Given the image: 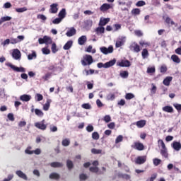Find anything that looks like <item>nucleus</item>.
<instances>
[{
  "instance_id": "nucleus-1",
  "label": "nucleus",
  "mask_w": 181,
  "mask_h": 181,
  "mask_svg": "<svg viewBox=\"0 0 181 181\" xmlns=\"http://www.w3.org/2000/svg\"><path fill=\"white\" fill-rule=\"evenodd\" d=\"M93 62V57L91 55L86 54L83 57L81 63L82 66H91Z\"/></svg>"
},
{
  "instance_id": "nucleus-2",
  "label": "nucleus",
  "mask_w": 181,
  "mask_h": 181,
  "mask_svg": "<svg viewBox=\"0 0 181 181\" xmlns=\"http://www.w3.org/2000/svg\"><path fill=\"white\" fill-rule=\"evenodd\" d=\"M125 42H127V37L125 36H119L116 41L115 47L118 49V47H121V46H124L125 45Z\"/></svg>"
},
{
  "instance_id": "nucleus-3",
  "label": "nucleus",
  "mask_w": 181,
  "mask_h": 181,
  "mask_svg": "<svg viewBox=\"0 0 181 181\" xmlns=\"http://www.w3.org/2000/svg\"><path fill=\"white\" fill-rule=\"evenodd\" d=\"M100 50L103 54H111L114 52V47L112 45L109 46L107 48L105 47H101Z\"/></svg>"
},
{
  "instance_id": "nucleus-4",
  "label": "nucleus",
  "mask_w": 181,
  "mask_h": 181,
  "mask_svg": "<svg viewBox=\"0 0 181 181\" xmlns=\"http://www.w3.org/2000/svg\"><path fill=\"white\" fill-rule=\"evenodd\" d=\"M6 66L12 69V70H13L14 71H17V73H25L26 71V69L23 67H17L11 63L6 64Z\"/></svg>"
},
{
  "instance_id": "nucleus-5",
  "label": "nucleus",
  "mask_w": 181,
  "mask_h": 181,
  "mask_svg": "<svg viewBox=\"0 0 181 181\" xmlns=\"http://www.w3.org/2000/svg\"><path fill=\"white\" fill-rule=\"evenodd\" d=\"M129 49L132 52H134V53H139L141 52V47L136 42H132Z\"/></svg>"
},
{
  "instance_id": "nucleus-6",
  "label": "nucleus",
  "mask_w": 181,
  "mask_h": 181,
  "mask_svg": "<svg viewBox=\"0 0 181 181\" xmlns=\"http://www.w3.org/2000/svg\"><path fill=\"white\" fill-rule=\"evenodd\" d=\"M134 162L136 165H144L146 162V156H138Z\"/></svg>"
},
{
  "instance_id": "nucleus-7",
  "label": "nucleus",
  "mask_w": 181,
  "mask_h": 181,
  "mask_svg": "<svg viewBox=\"0 0 181 181\" xmlns=\"http://www.w3.org/2000/svg\"><path fill=\"white\" fill-rule=\"evenodd\" d=\"M22 54H21V51L18 49H13L12 52V57L14 60H21Z\"/></svg>"
},
{
  "instance_id": "nucleus-8",
  "label": "nucleus",
  "mask_w": 181,
  "mask_h": 181,
  "mask_svg": "<svg viewBox=\"0 0 181 181\" xmlns=\"http://www.w3.org/2000/svg\"><path fill=\"white\" fill-rule=\"evenodd\" d=\"M35 127H36V128H38V129H42V131H45V129L47 128V126L45 124V120L35 123Z\"/></svg>"
},
{
  "instance_id": "nucleus-9",
  "label": "nucleus",
  "mask_w": 181,
  "mask_h": 181,
  "mask_svg": "<svg viewBox=\"0 0 181 181\" xmlns=\"http://www.w3.org/2000/svg\"><path fill=\"white\" fill-rule=\"evenodd\" d=\"M59 11V4L54 3L50 5L49 13H57Z\"/></svg>"
},
{
  "instance_id": "nucleus-10",
  "label": "nucleus",
  "mask_w": 181,
  "mask_h": 181,
  "mask_svg": "<svg viewBox=\"0 0 181 181\" xmlns=\"http://www.w3.org/2000/svg\"><path fill=\"white\" fill-rule=\"evenodd\" d=\"M111 8H112V5L105 3L100 7V11H101V12H107V11L111 9Z\"/></svg>"
},
{
  "instance_id": "nucleus-11",
  "label": "nucleus",
  "mask_w": 181,
  "mask_h": 181,
  "mask_svg": "<svg viewBox=\"0 0 181 181\" xmlns=\"http://www.w3.org/2000/svg\"><path fill=\"white\" fill-rule=\"evenodd\" d=\"M171 147L173 148L174 151L179 152L181 149V144L179 141H173L171 144Z\"/></svg>"
},
{
  "instance_id": "nucleus-12",
  "label": "nucleus",
  "mask_w": 181,
  "mask_h": 181,
  "mask_svg": "<svg viewBox=\"0 0 181 181\" xmlns=\"http://www.w3.org/2000/svg\"><path fill=\"white\" fill-rule=\"evenodd\" d=\"M132 148H134V149H136V151H144V146L141 142H135L134 145L132 146Z\"/></svg>"
},
{
  "instance_id": "nucleus-13",
  "label": "nucleus",
  "mask_w": 181,
  "mask_h": 181,
  "mask_svg": "<svg viewBox=\"0 0 181 181\" xmlns=\"http://www.w3.org/2000/svg\"><path fill=\"white\" fill-rule=\"evenodd\" d=\"M20 100L23 103H28L32 100V96L30 95L24 94L20 96Z\"/></svg>"
},
{
  "instance_id": "nucleus-14",
  "label": "nucleus",
  "mask_w": 181,
  "mask_h": 181,
  "mask_svg": "<svg viewBox=\"0 0 181 181\" xmlns=\"http://www.w3.org/2000/svg\"><path fill=\"white\" fill-rule=\"evenodd\" d=\"M76 28H74V27H71L69 28L66 35L68 37H71V36H74V35H76Z\"/></svg>"
},
{
  "instance_id": "nucleus-15",
  "label": "nucleus",
  "mask_w": 181,
  "mask_h": 181,
  "mask_svg": "<svg viewBox=\"0 0 181 181\" xmlns=\"http://www.w3.org/2000/svg\"><path fill=\"white\" fill-rule=\"evenodd\" d=\"M117 66H119V67H129L131 62L128 60H122L120 62H117Z\"/></svg>"
},
{
  "instance_id": "nucleus-16",
  "label": "nucleus",
  "mask_w": 181,
  "mask_h": 181,
  "mask_svg": "<svg viewBox=\"0 0 181 181\" xmlns=\"http://www.w3.org/2000/svg\"><path fill=\"white\" fill-rule=\"evenodd\" d=\"M160 153L163 158L168 159L169 158V153L168 152V148L160 149Z\"/></svg>"
},
{
  "instance_id": "nucleus-17",
  "label": "nucleus",
  "mask_w": 181,
  "mask_h": 181,
  "mask_svg": "<svg viewBox=\"0 0 181 181\" xmlns=\"http://www.w3.org/2000/svg\"><path fill=\"white\" fill-rule=\"evenodd\" d=\"M16 175L18 176V177H21V179H23L24 180H28V176H26V174L23 173L22 170H17L16 172Z\"/></svg>"
},
{
  "instance_id": "nucleus-18",
  "label": "nucleus",
  "mask_w": 181,
  "mask_h": 181,
  "mask_svg": "<svg viewBox=\"0 0 181 181\" xmlns=\"http://www.w3.org/2000/svg\"><path fill=\"white\" fill-rule=\"evenodd\" d=\"M117 63V59H113L112 60H110L106 63H105V69H108L110 67H112Z\"/></svg>"
},
{
  "instance_id": "nucleus-19",
  "label": "nucleus",
  "mask_w": 181,
  "mask_h": 181,
  "mask_svg": "<svg viewBox=\"0 0 181 181\" xmlns=\"http://www.w3.org/2000/svg\"><path fill=\"white\" fill-rule=\"evenodd\" d=\"M87 42V36L82 35L78 39V43L80 45V46H83Z\"/></svg>"
},
{
  "instance_id": "nucleus-20",
  "label": "nucleus",
  "mask_w": 181,
  "mask_h": 181,
  "mask_svg": "<svg viewBox=\"0 0 181 181\" xmlns=\"http://www.w3.org/2000/svg\"><path fill=\"white\" fill-rule=\"evenodd\" d=\"M173 80L172 76H167L163 81V84L166 86H170V82Z\"/></svg>"
},
{
  "instance_id": "nucleus-21",
  "label": "nucleus",
  "mask_w": 181,
  "mask_h": 181,
  "mask_svg": "<svg viewBox=\"0 0 181 181\" xmlns=\"http://www.w3.org/2000/svg\"><path fill=\"white\" fill-rule=\"evenodd\" d=\"M51 103H52L51 99H47L45 104L43 105L44 111H49V108H50Z\"/></svg>"
},
{
  "instance_id": "nucleus-22",
  "label": "nucleus",
  "mask_w": 181,
  "mask_h": 181,
  "mask_svg": "<svg viewBox=\"0 0 181 181\" xmlns=\"http://www.w3.org/2000/svg\"><path fill=\"white\" fill-rule=\"evenodd\" d=\"M108 22H110V18H101L100 19V22H99V26H105V25H107V23H108Z\"/></svg>"
},
{
  "instance_id": "nucleus-23",
  "label": "nucleus",
  "mask_w": 181,
  "mask_h": 181,
  "mask_svg": "<svg viewBox=\"0 0 181 181\" xmlns=\"http://www.w3.org/2000/svg\"><path fill=\"white\" fill-rule=\"evenodd\" d=\"M37 57V54H36V51H31V54L28 55V59L29 60H33Z\"/></svg>"
},
{
  "instance_id": "nucleus-24",
  "label": "nucleus",
  "mask_w": 181,
  "mask_h": 181,
  "mask_svg": "<svg viewBox=\"0 0 181 181\" xmlns=\"http://www.w3.org/2000/svg\"><path fill=\"white\" fill-rule=\"evenodd\" d=\"M136 125L139 128H144L146 125V120H139L136 122Z\"/></svg>"
},
{
  "instance_id": "nucleus-25",
  "label": "nucleus",
  "mask_w": 181,
  "mask_h": 181,
  "mask_svg": "<svg viewBox=\"0 0 181 181\" xmlns=\"http://www.w3.org/2000/svg\"><path fill=\"white\" fill-rule=\"evenodd\" d=\"M73 46V41L69 40L68 41L64 46L63 47L64 50H69V49L71 48V47Z\"/></svg>"
},
{
  "instance_id": "nucleus-26",
  "label": "nucleus",
  "mask_w": 181,
  "mask_h": 181,
  "mask_svg": "<svg viewBox=\"0 0 181 181\" xmlns=\"http://www.w3.org/2000/svg\"><path fill=\"white\" fill-rule=\"evenodd\" d=\"M49 179H54V180H59L60 179V175L57 173H52L49 175Z\"/></svg>"
},
{
  "instance_id": "nucleus-27",
  "label": "nucleus",
  "mask_w": 181,
  "mask_h": 181,
  "mask_svg": "<svg viewBox=\"0 0 181 181\" xmlns=\"http://www.w3.org/2000/svg\"><path fill=\"white\" fill-rule=\"evenodd\" d=\"M171 60H173V62L174 63H177V64H179V63H180V58H179V57L176 54H173L171 56Z\"/></svg>"
},
{
  "instance_id": "nucleus-28",
  "label": "nucleus",
  "mask_w": 181,
  "mask_h": 181,
  "mask_svg": "<svg viewBox=\"0 0 181 181\" xmlns=\"http://www.w3.org/2000/svg\"><path fill=\"white\" fill-rule=\"evenodd\" d=\"M158 146L160 149H165L166 148V145L165 144V142H163V140L159 139L158 141Z\"/></svg>"
},
{
  "instance_id": "nucleus-29",
  "label": "nucleus",
  "mask_w": 181,
  "mask_h": 181,
  "mask_svg": "<svg viewBox=\"0 0 181 181\" xmlns=\"http://www.w3.org/2000/svg\"><path fill=\"white\" fill-rule=\"evenodd\" d=\"M59 18H60L61 19H64V18H66V8H62L59 14H58Z\"/></svg>"
},
{
  "instance_id": "nucleus-30",
  "label": "nucleus",
  "mask_w": 181,
  "mask_h": 181,
  "mask_svg": "<svg viewBox=\"0 0 181 181\" xmlns=\"http://www.w3.org/2000/svg\"><path fill=\"white\" fill-rule=\"evenodd\" d=\"M12 19L11 16H4L0 18V25H2L4 22H8Z\"/></svg>"
},
{
  "instance_id": "nucleus-31",
  "label": "nucleus",
  "mask_w": 181,
  "mask_h": 181,
  "mask_svg": "<svg viewBox=\"0 0 181 181\" xmlns=\"http://www.w3.org/2000/svg\"><path fill=\"white\" fill-rule=\"evenodd\" d=\"M162 110L163 111H164V112H173V107H172L171 106H165L162 108Z\"/></svg>"
},
{
  "instance_id": "nucleus-32",
  "label": "nucleus",
  "mask_w": 181,
  "mask_h": 181,
  "mask_svg": "<svg viewBox=\"0 0 181 181\" xmlns=\"http://www.w3.org/2000/svg\"><path fill=\"white\" fill-rule=\"evenodd\" d=\"M50 166L52 168H62L63 166V163L60 162H53L50 163Z\"/></svg>"
},
{
  "instance_id": "nucleus-33",
  "label": "nucleus",
  "mask_w": 181,
  "mask_h": 181,
  "mask_svg": "<svg viewBox=\"0 0 181 181\" xmlns=\"http://www.w3.org/2000/svg\"><path fill=\"white\" fill-rule=\"evenodd\" d=\"M105 31V28L101 25H100V27H98L95 29V32L98 35H101V33H104Z\"/></svg>"
},
{
  "instance_id": "nucleus-34",
  "label": "nucleus",
  "mask_w": 181,
  "mask_h": 181,
  "mask_svg": "<svg viewBox=\"0 0 181 181\" xmlns=\"http://www.w3.org/2000/svg\"><path fill=\"white\" fill-rule=\"evenodd\" d=\"M86 29H90L93 26V21L87 20L84 22Z\"/></svg>"
},
{
  "instance_id": "nucleus-35",
  "label": "nucleus",
  "mask_w": 181,
  "mask_h": 181,
  "mask_svg": "<svg viewBox=\"0 0 181 181\" xmlns=\"http://www.w3.org/2000/svg\"><path fill=\"white\" fill-rule=\"evenodd\" d=\"M141 56L143 59H146L149 56V52H148V49H143L141 52Z\"/></svg>"
},
{
  "instance_id": "nucleus-36",
  "label": "nucleus",
  "mask_w": 181,
  "mask_h": 181,
  "mask_svg": "<svg viewBox=\"0 0 181 181\" xmlns=\"http://www.w3.org/2000/svg\"><path fill=\"white\" fill-rule=\"evenodd\" d=\"M35 114L37 117H43V115H45V114L43 113V111L40 110V109H35Z\"/></svg>"
},
{
  "instance_id": "nucleus-37",
  "label": "nucleus",
  "mask_w": 181,
  "mask_h": 181,
  "mask_svg": "<svg viewBox=\"0 0 181 181\" xmlns=\"http://www.w3.org/2000/svg\"><path fill=\"white\" fill-rule=\"evenodd\" d=\"M139 43L140 46H142L143 47H144H144H148L151 46V43H149L148 42H145L143 40H140Z\"/></svg>"
},
{
  "instance_id": "nucleus-38",
  "label": "nucleus",
  "mask_w": 181,
  "mask_h": 181,
  "mask_svg": "<svg viewBox=\"0 0 181 181\" xmlns=\"http://www.w3.org/2000/svg\"><path fill=\"white\" fill-rule=\"evenodd\" d=\"M91 152H92V153H93V155H100V154L103 153V150L97 149V148H92Z\"/></svg>"
},
{
  "instance_id": "nucleus-39",
  "label": "nucleus",
  "mask_w": 181,
  "mask_h": 181,
  "mask_svg": "<svg viewBox=\"0 0 181 181\" xmlns=\"http://www.w3.org/2000/svg\"><path fill=\"white\" fill-rule=\"evenodd\" d=\"M45 43V45H52V38L48 36H44Z\"/></svg>"
},
{
  "instance_id": "nucleus-40",
  "label": "nucleus",
  "mask_w": 181,
  "mask_h": 181,
  "mask_svg": "<svg viewBox=\"0 0 181 181\" xmlns=\"http://www.w3.org/2000/svg\"><path fill=\"white\" fill-rule=\"evenodd\" d=\"M107 100L108 101H114V100H115V94H114V93H109L107 95Z\"/></svg>"
},
{
  "instance_id": "nucleus-41",
  "label": "nucleus",
  "mask_w": 181,
  "mask_h": 181,
  "mask_svg": "<svg viewBox=\"0 0 181 181\" xmlns=\"http://www.w3.org/2000/svg\"><path fill=\"white\" fill-rule=\"evenodd\" d=\"M129 73L127 71H123L120 72V77L122 78H128Z\"/></svg>"
},
{
  "instance_id": "nucleus-42",
  "label": "nucleus",
  "mask_w": 181,
  "mask_h": 181,
  "mask_svg": "<svg viewBox=\"0 0 181 181\" xmlns=\"http://www.w3.org/2000/svg\"><path fill=\"white\" fill-rule=\"evenodd\" d=\"M86 52H87V53H95L96 50L95 49H93V46L89 45L87 49H86Z\"/></svg>"
},
{
  "instance_id": "nucleus-43",
  "label": "nucleus",
  "mask_w": 181,
  "mask_h": 181,
  "mask_svg": "<svg viewBox=\"0 0 181 181\" xmlns=\"http://www.w3.org/2000/svg\"><path fill=\"white\" fill-rule=\"evenodd\" d=\"M62 144L63 146H69L70 145V139H63Z\"/></svg>"
},
{
  "instance_id": "nucleus-44",
  "label": "nucleus",
  "mask_w": 181,
  "mask_h": 181,
  "mask_svg": "<svg viewBox=\"0 0 181 181\" xmlns=\"http://www.w3.org/2000/svg\"><path fill=\"white\" fill-rule=\"evenodd\" d=\"M162 162V160L159 158H153V163L154 166H158V165H160V163Z\"/></svg>"
},
{
  "instance_id": "nucleus-45",
  "label": "nucleus",
  "mask_w": 181,
  "mask_h": 181,
  "mask_svg": "<svg viewBox=\"0 0 181 181\" xmlns=\"http://www.w3.org/2000/svg\"><path fill=\"white\" fill-rule=\"evenodd\" d=\"M92 138L95 141H98V139H100V134H98V132H95L92 134Z\"/></svg>"
},
{
  "instance_id": "nucleus-46",
  "label": "nucleus",
  "mask_w": 181,
  "mask_h": 181,
  "mask_svg": "<svg viewBox=\"0 0 181 181\" xmlns=\"http://www.w3.org/2000/svg\"><path fill=\"white\" fill-rule=\"evenodd\" d=\"M26 11H28V8H26V7L16 8V11H17L18 13H22L23 12H26Z\"/></svg>"
},
{
  "instance_id": "nucleus-47",
  "label": "nucleus",
  "mask_w": 181,
  "mask_h": 181,
  "mask_svg": "<svg viewBox=\"0 0 181 181\" xmlns=\"http://www.w3.org/2000/svg\"><path fill=\"white\" fill-rule=\"evenodd\" d=\"M151 86H152V88H151V95H153V94H156L157 88H156V86H155V84L153 83H152Z\"/></svg>"
},
{
  "instance_id": "nucleus-48",
  "label": "nucleus",
  "mask_w": 181,
  "mask_h": 181,
  "mask_svg": "<svg viewBox=\"0 0 181 181\" xmlns=\"http://www.w3.org/2000/svg\"><path fill=\"white\" fill-rule=\"evenodd\" d=\"M134 35L136 36H138V37H141L144 36V33H142V31L141 30H136L134 31Z\"/></svg>"
},
{
  "instance_id": "nucleus-49",
  "label": "nucleus",
  "mask_w": 181,
  "mask_h": 181,
  "mask_svg": "<svg viewBox=\"0 0 181 181\" xmlns=\"http://www.w3.org/2000/svg\"><path fill=\"white\" fill-rule=\"evenodd\" d=\"M66 165L68 169H73V167L74 166V165L73 164V161L68 160L66 161Z\"/></svg>"
},
{
  "instance_id": "nucleus-50",
  "label": "nucleus",
  "mask_w": 181,
  "mask_h": 181,
  "mask_svg": "<svg viewBox=\"0 0 181 181\" xmlns=\"http://www.w3.org/2000/svg\"><path fill=\"white\" fill-rule=\"evenodd\" d=\"M32 147L28 146L25 150V152L27 155H33V151L31 150Z\"/></svg>"
},
{
  "instance_id": "nucleus-51",
  "label": "nucleus",
  "mask_w": 181,
  "mask_h": 181,
  "mask_svg": "<svg viewBox=\"0 0 181 181\" xmlns=\"http://www.w3.org/2000/svg\"><path fill=\"white\" fill-rule=\"evenodd\" d=\"M84 110H91V105L90 103H84L81 105Z\"/></svg>"
},
{
  "instance_id": "nucleus-52",
  "label": "nucleus",
  "mask_w": 181,
  "mask_h": 181,
  "mask_svg": "<svg viewBox=\"0 0 181 181\" xmlns=\"http://www.w3.org/2000/svg\"><path fill=\"white\" fill-rule=\"evenodd\" d=\"M135 98V95L133 93H127L125 95L126 100H132V98Z\"/></svg>"
},
{
  "instance_id": "nucleus-53",
  "label": "nucleus",
  "mask_w": 181,
  "mask_h": 181,
  "mask_svg": "<svg viewBox=\"0 0 181 181\" xmlns=\"http://www.w3.org/2000/svg\"><path fill=\"white\" fill-rule=\"evenodd\" d=\"M90 172H92L93 173H98L99 168L98 167H90L89 168Z\"/></svg>"
},
{
  "instance_id": "nucleus-54",
  "label": "nucleus",
  "mask_w": 181,
  "mask_h": 181,
  "mask_svg": "<svg viewBox=\"0 0 181 181\" xmlns=\"http://www.w3.org/2000/svg\"><path fill=\"white\" fill-rule=\"evenodd\" d=\"M124 139V136L122 135H119L115 139V144H119V142H122Z\"/></svg>"
},
{
  "instance_id": "nucleus-55",
  "label": "nucleus",
  "mask_w": 181,
  "mask_h": 181,
  "mask_svg": "<svg viewBox=\"0 0 181 181\" xmlns=\"http://www.w3.org/2000/svg\"><path fill=\"white\" fill-rule=\"evenodd\" d=\"M156 69L155 66L147 68L148 74H151L152 73H155Z\"/></svg>"
},
{
  "instance_id": "nucleus-56",
  "label": "nucleus",
  "mask_w": 181,
  "mask_h": 181,
  "mask_svg": "<svg viewBox=\"0 0 181 181\" xmlns=\"http://www.w3.org/2000/svg\"><path fill=\"white\" fill-rule=\"evenodd\" d=\"M62 21H63L60 17L55 18L54 20L52 21V23H54V25H59V23H60V22H62Z\"/></svg>"
},
{
  "instance_id": "nucleus-57",
  "label": "nucleus",
  "mask_w": 181,
  "mask_h": 181,
  "mask_svg": "<svg viewBox=\"0 0 181 181\" xmlns=\"http://www.w3.org/2000/svg\"><path fill=\"white\" fill-rule=\"evenodd\" d=\"M42 52L43 54H50V49H49L47 47L42 48Z\"/></svg>"
},
{
  "instance_id": "nucleus-58",
  "label": "nucleus",
  "mask_w": 181,
  "mask_h": 181,
  "mask_svg": "<svg viewBox=\"0 0 181 181\" xmlns=\"http://www.w3.org/2000/svg\"><path fill=\"white\" fill-rule=\"evenodd\" d=\"M132 15H139L141 13V10L139 8H134L132 11Z\"/></svg>"
},
{
  "instance_id": "nucleus-59",
  "label": "nucleus",
  "mask_w": 181,
  "mask_h": 181,
  "mask_svg": "<svg viewBox=\"0 0 181 181\" xmlns=\"http://www.w3.org/2000/svg\"><path fill=\"white\" fill-rule=\"evenodd\" d=\"M103 121H105V122H106L107 124L108 122H111V116L105 115L103 118Z\"/></svg>"
},
{
  "instance_id": "nucleus-60",
  "label": "nucleus",
  "mask_w": 181,
  "mask_h": 181,
  "mask_svg": "<svg viewBox=\"0 0 181 181\" xmlns=\"http://www.w3.org/2000/svg\"><path fill=\"white\" fill-rule=\"evenodd\" d=\"M35 98L37 99V101H42V100H43V95L40 93H37L35 95Z\"/></svg>"
},
{
  "instance_id": "nucleus-61",
  "label": "nucleus",
  "mask_w": 181,
  "mask_h": 181,
  "mask_svg": "<svg viewBox=\"0 0 181 181\" xmlns=\"http://www.w3.org/2000/svg\"><path fill=\"white\" fill-rule=\"evenodd\" d=\"M86 131L88 132H93L94 131V127H93L91 124L88 125L86 127Z\"/></svg>"
},
{
  "instance_id": "nucleus-62",
  "label": "nucleus",
  "mask_w": 181,
  "mask_h": 181,
  "mask_svg": "<svg viewBox=\"0 0 181 181\" xmlns=\"http://www.w3.org/2000/svg\"><path fill=\"white\" fill-rule=\"evenodd\" d=\"M52 53H56L57 52V47L56 46V44L55 43H53L52 45Z\"/></svg>"
},
{
  "instance_id": "nucleus-63",
  "label": "nucleus",
  "mask_w": 181,
  "mask_h": 181,
  "mask_svg": "<svg viewBox=\"0 0 181 181\" xmlns=\"http://www.w3.org/2000/svg\"><path fill=\"white\" fill-rule=\"evenodd\" d=\"M173 107L177 110V111H181V105L179 103H174Z\"/></svg>"
},
{
  "instance_id": "nucleus-64",
  "label": "nucleus",
  "mask_w": 181,
  "mask_h": 181,
  "mask_svg": "<svg viewBox=\"0 0 181 181\" xmlns=\"http://www.w3.org/2000/svg\"><path fill=\"white\" fill-rule=\"evenodd\" d=\"M157 176H158V175L153 174L150 178L146 180V181H153V180H155V179H156Z\"/></svg>"
}]
</instances>
